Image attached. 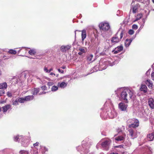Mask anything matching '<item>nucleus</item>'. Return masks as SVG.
Returning <instances> with one entry per match:
<instances>
[{
  "mask_svg": "<svg viewBox=\"0 0 154 154\" xmlns=\"http://www.w3.org/2000/svg\"><path fill=\"white\" fill-rule=\"evenodd\" d=\"M99 27L100 29L103 31L111 30L109 25L108 23H101L99 24Z\"/></svg>",
  "mask_w": 154,
  "mask_h": 154,
  "instance_id": "obj_8",
  "label": "nucleus"
},
{
  "mask_svg": "<svg viewBox=\"0 0 154 154\" xmlns=\"http://www.w3.org/2000/svg\"><path fill=\"white\" fill-rule=\"evenodd\" d=\"M135 37L134 36L130 39H126L125 42V47L126 48L128 47L130 45L132 40L134 39Z\"/></svg>",
  "mask_w": 154,
  "mask_h": 154,
  "instance_id": "obj_15",
  "label": "nucleus"
},
{
  "mask_svg": "<svg viewBox=\"0 0 154 154\" xmlns=\"http://www.w3.org/2000/svg\"><path fill=\"white\" fill-rule=\"evenodd\" d=\"M118 62L117 60L113 61L110 59L107 61L105 60H100L99 62V68L100 70H104L107 68V65H109L111 66H112L115 64L118 63Z\"/></svg>",
  "mask_w": 154,
  "mask_h": 154,
  "instance_id": "obj_3",
  "label": "nucleus"
},
{
  "mask_svg": "<svg viewBox=\"0 0 154 154\" xmlns=\"http://www.w3.org/2000/svg\"><path fill=\"white\" fill-rule=\"evenodd\" d=\"M11 80H10V83L12 85H15L18 82H20V81L19 80L20 78L18 76L17 77L15 76L12 77Z\"/></svg>",
  "mask_w": 154,
  "mask_h": 154,
  "instance_id": "obj_10",
  "label": "nucleus"
},
{
  "mask_svg": "<svg viewBox=\"0 0 154 154\" xmlns=\"http://www.w3.org/2000/svg\"><path fill=\"white\" fill-rule=\"evenodd\" d=\"M24 137L23 136L19 135L14 136L13 137L14 140L15 141L20 142L21 140H23Z\"/></svg>",
  "mask_w": 154,
  "mask_h": 154,
  "instance_id": "obj_17",
  "label": "nucleus"
},
{
  "mask_svg": "<svg viewBox=\"0 0 154 154\" xmlns=\"http://www.w3.org/2000/svg\"><path fill=\"white\" fill-rule=\"evenodd\" d=\"M58 89V87L57 86L54 85L51 88V91L53 92H54L57 91Z\"/></svg>",
  "mask_w": 154,
  "mask_h": 154,
  "instance_id": "obj_34",
  "label": "nucleus"
},
{
  "mask_svg": "<svg viewBox=\"0 0 154 154\" xmlns=\"http://www.w3.org/2000/svg\"><path fill=\"white\" fill-rule=\"evenodd\" d=\"M104 31V32L102 33V36L105 38H109L112 34V32L111 30Z\"/></svg>",
  "mask_w": 154,
  "mask_h": 154,
  "instance_id": "obj_12",
  "label": "nucleus"
},
{
  "mask_svg": "<svg viewBox=\"0 0 154 154\" xmlns=\"http://www.w3.org/2000/svg\"><path fill=\"white\" fill-rule=\"evenodd\" d=\"M76 31H78L77 30H76L75 31V36H76ZM79 31V32H80L81 31Z\"/></svg>",
  "mask_w": 154,
  "mask_h": 154,
  "instance_id": "obj_61",
  "label": "nucleus"
},
{
  "mask_svg": "<svg viewBox=\"0 0 154 154\" xmlns=\"http://www.w3.org/2000/svg\"><path fill=\"white\" fill-rule=\"evenodd\" d=\"M123 49V46L120 45L115 48L112 51V52L114 54H117L122 51Z\"/></svg>",
  "mask_w": 154,
  "mask_h": 154,
  "instance_id": "obj_16",
  "label": "nucleus"
},
{
  "mask_svg": "<svg viewBox=\"0 0 154 154\" xmlns=\"http://www.w3.org/2000/svg\"><path fill=\"white\" fill-rule=\"evenodd\" d=\"M134 121L136 122V123L137 122V119L133 118V119H130L128 120L127 121V123L128 124V125L129 124H132L133 123V122H134Z\"/></svg>",
  "mask_w": 154,
  "mask_h": 154,
  "instance_id": "obj_26",
  "label": "nucleus"
},
{
  "mask_svg": "<svg viewBox=\"0 0 154 154\" xmlns=\"http://www.w3.org/2000/svg\"><path fill=\"white\" fill-rule=\"evenodd\" d=\"M39 144V143L38 142H36L35 143L33 144V146H38Z\"/></svg>",
  "mask_w": 154,
  "mask_h": 154,
  "instance_id": "obj_53",
  "label": "nucleus"
},
{
  "mask_svg": "<svg viewBox=\"0 0 154 154\" xmlns=\"http://www.w3.org/2000/svg\"><path fill=\"white\" fill-rule=\"evenodd\" d=\"M61 68L63 69H64L66 68V67L65 66H62V67H61Z\"/></svg>",
  "mask_w": 154,
  "mask_h": 154,
  "instance_id": "obj_60",
  "label": "nucleus"
},
{
  "mask_svg": "<svg viewBox=\"0 0 154 154\" xmlns=\"http://www.w3.org/2000/svg\"><path fill=\"white\" fill-rule=\"evenodd\" d=\"M26 101H29L32 100L34 97L33 95H29L24 97Z\"/></svg>",
  "mask_w": 154,
  "mask_h": 154,
  "instance_id": "obj_25",
  "label": "nucleus"
},
{
  "mask_svg": "<svg viewBox=\"0 0 154 154\" xmlns=\"http://www.w3.org/2000/svg\"><path fill=\"white\" fill-rule=\"evenodd\" d=\"M106 41L107 42H109V40H106Z\"/></svg>",
  "mask_w": 154,
  "mask_h": 154,
  "instance_id": "obj_62",
  "label": "nucleus"
},
{
  "mask_svg": "<svg viewBox=\"0 0 154 154\" xmlns=\"http://www.w3.org/2000/svg\"><path fill=\"white\" fill-rule=\"evenodd\" d=\"M131 143L129 141H128L127 143H125L126 146L129 147L131 146Z\"/></svg>",
  "mask_w": 154,
  "mask_h": 154,
  "instance_id": "obj_41",
  "label": "nucleus"
},
{
  "mask_svg": "<svg viewBox=\"0 0 154 154\" xmlns=\"http://www.w3.org/2000/svg\"><path fill=\"white\" fill-rule=\"evenodd\" d=\"M138 8V5H135L133 7V13H135Z\"/></svg>",
  "mask_w": 154,
  "mask_h": 154,
  "instance_id": "obj_38",
  "label": "nucleus"
},
{
  "mask_svg": "<svg viewBox=\"0 0 154 154\" xmlns=\"http://www.w3.org/2000/svg\"><path fill=\"white\" fill-rule=\"evenodd\" d=\"M128 131L129 132V135L131 137L132 139H133L137 137V135L136 129L134 128L133 129L130 128L129 129Z\"/></svg>",
  "mask_w": 154,
  "mask_h": 154,
  "instance_id": "obj_9",
  "label": "nucleus"
},
{
  "mask_svg": "<svg viewBox=\"0 0 154 154\" xmlns=\"http://www.w3.org/2000/svg\"><path fill=\"white\" fill-rule=\"evenodd\" d=\"M141 91H143L144 93H146L147 91V88L145 85H142L140 88Z\"/></svg>",
  "mask_w": 154,
  "mask_h": 154,
  "instance_id": "obj_29",
  "label": "nucleus"
},
{
  "mask_svg": "<svg viewBox=\"0 0 154 154\" xmlns=\"http://www.w3.org/2000/svg\"><path fill=\"white\" fill-rule=\"evenodd\" d=\"M71 48L70 45H62L60 48V50L63 53L66 52Z\"/></svg>",
  "mask_w": 154,
  "mask_h": 154,
  "instance_id": "obj_14",
  "label": "nucleus"
},
{
  "mask_svg": "<svg viewBox=\"0 0 154 154\" xmlns=\"http://www.w3.org/2000/svg\"><path fill=\"white\" fill-rule=\"evenodd\" d=\"M10 108V105H7L2 107V110L3 112H6L8 109Z\"/></svg>",
  "mask_w": 154,
  "mask_h": 154,
  "instance_id": "obj_31",
  "label": "nucleus"
},
{
  "mask_svg": "<svg viewBox=\"0 0 154 154\" xmlns=\"http://www.w3.org/2000/svg\"><path fill=\"white\" fill-rule=\"evenodd\" d=\"M147 138L149 141H152L154 139V133H152L147 135Z\"/></svg>",
  "mask_w": 154,
  "mask_h": 154,
  "instance_id": "obj_20",
  "label": "nucleus"
},
{
  "mask_svg": "<svg viewBox=\"0 0 154 154\" xmlns=\"http://www.w3.org/2000/svg\"><path fill=\"white\" fill-rule=\"evenodd\" d=\"M146 84L149 88L152 89V84L150 80H147L146 82Z\"/></svg>",
  "mask_w": 154,
  "mask_h": 154,
  "instance_id": "obj_27",
  "label": "nucleus"
},
{
  "mask_svg": "<svg viewBox=\"0 0 154 154\" xmlns=\"http://www.w3.org/2000/svg\"><path fill=\"white\" fill-rule=\"evenodd\" d=\"M44 71L46 73H49V70L48 69L47 67L45 66L44 69Z\"/></svg>",
  "mask_w": 154,
  "mask_h": 154,
  "instance_id": "obj_39",
  "label": "nucleus"
},
{
  "mask_svg": "<svg viewBox=\"0 0 154 154\" xmlns=\"http://www.w3.org/2000/svg\"><path fill=\"white\" fill-rule=\"evenodd\" d=\"M151 77L152 79L154 81V72H152L151 74Z\"/></svg>",
  "mask_w": 154,
  "mask_h": 154,
  "instance_id": "obj_52",
  "label": "nucleus"
},
{
  "mask_svg": "<svg viewBox=\"0 0 154 154\" xmlns=\"http://www.w3.org/2000/svg\"><path fill=\"white\" fill-rule=\"evenodd\" d=\"M48 85H49V86H51V85H52V83L51 82H49L48 83Z\"/></svg>",
  "mask_w": 154,
  "mask_h": 154,
  "instance_id": "obj_58",
  "label": "nucleus"
},
{
  "mask_svg": "<svg viewBox=\"0 0 154 154\" xmlns=\"http://www.w3.org/2000/svg\"><path fill=\"white\" fill-rule=\"evenodd\" d=\"M142 22H143V23L142 24V25H141V27H142V28H143V26L144 25V23H145V19H143Z\"/></svg>",
  "mask_w": 154,
  "mask_h": 154,
  "instance_id": "obj_50",
  "label": "nucleus"
},
{
  "mask_svg": "<svg viewBox=\"0 0 154 154\" xmlns=\"http://www.w3.org/2000/svg\"><path fill=\"white\" fill-rule=\"evenodd\" d=\"M7 85L6 82L1 83L0 84V89L4 90L7 88Z\"/></svg>",
  "mask_w": 154,
  "mask_h": 154,
  "instance_id": "obj_23",
  "label": "nucleus"
},
{
  "mask_svg": "<svg viewBox=\"0 0 154 154\" xmlns=\"http://www.w3.org/2000/svg\"><path fill=\"white\" fill-rule=\"evenodd\" d=\"M82 143V144L81 146H79L77 148V149L78 151L80 152L81 154H83V152H85V154H86L89 152L88 149V147H87V144L85 143V141H83Z\"/></svg>",
  "mask_w": 154,
  "mask_h": 154,
  "instance_id": "obj_4",
  "label": "nucleus"
},
{
  "mask_svg": "<svg viewBox=\"0 0 154 154\" xmlns=\"http://www.w3.org/2000/svg\"><path fill=\"white\" fill-rule=\"evenodd\" d=\"M46 87L44 85L41 87V88L43 90H46Z\"/></svg>",
  "mask_w": 154,
  "mask_h": 154,
  "instance_id": "obj_51",
  "label": "nucleus"
},
{
  "mask_svg": "<svg viewBox=\"0 0 154 154\" xmlns=\"http://www.w3.org/2000/svg\"><path fill=\"white\" fill-rule=\"evenodd\" d=\"M23 137L24 138V139L22 140H21L20 142H21L22 146L25 147H26L28 145L29 143L26 140V137Z\"/></svg>",
  "mask_w": 154,
  "mask_h": 154,
  "instance_id": "obj_19",
  "label": "nucleus"
},
{
  "mask_svg": "<svg viewBox=\"0 0 154 154\" xmlns=\"http://www.w3.org/2000/svg\"><path fill=\"white\" fill-rule=\"evenodd\" d=\"M7 95L8 96V97H10V94L9 92H8Z\"/></svg>",
  "mask_w": 154,
  "mask_h": 154,
  "instance_id": "obj_63",
  "label": "nucleus"
},
{
  "mask_svg": "<svg viewBox=\"0 0 154 154\" xmlns=\"http://www.w3.org/2000/svg\"><path fill=\"white\" fill-rule=\"evenodd\" d=\"M36 53V50L35 49H31L28 52L29 54L31 55H35Z\"/></svg>",
  "mask_w": 154,
  "mask_h": 154,
  "instance_id": "obj_30",
  "label": "nucleus"
},
{
  "mask_svg": "<svg viewBox=\"0 0 154 154\" xmlns=\"http://www.w3.org/2000/svg\"><path fill=\"white\" fill-rule=\"evenodd\" d=\"M46 92L43 91H42V92H41L39 94V95L43 94H46Z\"/></svg>",
  "mask_w": 154,
  "mask_h": 154,
  "instance_id": "obj_56",
  "label": "nucleus"
},
{
  "mask_svg": "<svg viewBox=\"0 0 154 154\" xmlns=\"http://www.w3.org/2000/svg\"><path fill=\"white\" fill-rule=\"evenodd\" d=\"M28 74V72L27 71H24L22 72L19 75V80L20 81V83H21L22 81L25 79L27 75Z\"/></svg>",
  "mask_w": 154,
  "mask_h": 154,
  "instance_id": "obj_11",
  "label": "nucleus"
},
{
  "mask_svg": "<svg viewBox=\"0 0 154 154\" xmlns=\"http://www.w3.org/2000/svg\"><path fill=\"white\" fill-rule=\"evenodd\" d=\"M132 28L135 29H136L138 28V26L136 24H134L132 26Z\"/></svg>",
  "mask_w": 154,
  "mask_h": 154,
  "instance_id": "obj_44",
  "label": "nucleus"
},
{
  "mask_svg": "<svg viewBox=\"0 0 154 154\" xmlns=\"http://www.w3.org/2000/svg\"><path fill=\"white\" fill-rule=\"evenodd\" d=\"M119 135L114 138L116 143H118L119 141H121L123 142L125 138L126 134L123 133L122 131H119Z\"/></svg>",
  "mask_w": 154,
  "mask_h": 154,
  "instance_id": "obj_7",
  "label": "nucleus"
},
{
  "mask_svg": "<svg viewBox=\"0 0 154 154\" xmlns=\"http://www.w3.org/2000/svg\"><path fill=\"white\" fill-rule=\"evenodd\" d=\"M39 91V88H34L32 90V93L33 95H37V93Z\"/></svg>",
  "mask_w": 154,
  "mask_h": 154,
  "instance_id": "obj_24",
  "label": "nucleus"
},
{
  "mask_svg": "<svg viewBox=\"0 0 154 154\" xmlns=\"http://www.w3.org/2000/svg\"><path fill=\"white\" fill-rule=\"evenodd\" d=\"M10 54H15L17 53V51L15 50L10 49Z\"/></svg>",
  "mask_w": 154,
  "mask_h": 154,
  "instance_id": "obj_40",
  "label": "nucleus"
},
{
  "mask_svg": "<svg viewBox=\"0 0 154 154\" xmlns=\"http://www.w3.org/2000/svg\"><path fill=\"white\" fill-rule=\"evenodd\" d=\"M128 105L124 103L121 102L118 105L119 108L122 111H125L126 110Z\"/></svg>",
  "mask_w": 154,
  "mask_h": 154,
  "instance_id": "obj_13",
  "label": "nucleus"
},
{
  "mask_svg": "<svg viewBox=\"0 0 154 154\" xmlns=\"http://www.w3.org/2000/svg\"><path fill=\"white\" fill-rule=\"evenodd\" d=\"M142 17V14L140 13L137 15L136 19L134 20V22H135L140 19Z\"/></svg>",
  "mask_w": 154,
  "mask_h": 154,
  "instance_id": "obj_32",
  "label": "nucleus"
},
{
  "mask_svg": "<svg viewBox=\"0 0 154 154\" xmlns=\"http://www.w3.org/2000/svg\"><path fill=\"white\" fill-rule=\"evenodd\" d=\"M149 74H150V70L149 69L146 72V74L147 75H149Z\"/></svg>",
  "mask_w": 154,
  "mask_h": 154,
  "instance_id": "obj_54",
  "label": "nucleus"
},
{
  "mask_svg": "<svg viewBox=\"0 0 154 154\" xmlns=\"http://www.w3.org/2000/svg\"><path fill=\"white\" fill-rule=\"evenodd\" d=\"M111 143V140L108 138L103 139L101 145L103 148L106 150H108Z\"/></svg>",
  "mask_w": 154,
  "mask_h": 154,
  "instance_id": "obj_5",
  "label": "nucleus"
},
{
  "mask_svg": "<svg viewBox=\"0 0 154 154\" xmlns=\"http://www.w3.org/2000/svg\"><path fill=\"white\" fill-rule=\"evenodd\" d=\"M82 32V41H83L86 37V31L85 30H83Z\"/></svg>",
  "mask_w": 154,
  "mask_h": 154,
  "instance_id": "obj_28",
  "label": "nucleus"
},
{
  "mask_svg": "<svg viewBox=\"0 0 154 154\" xmlns=\"http://www.w3.org/2000/svg\"><path fill=\"white\" fill-rule=\"evenodd\" d=\"M79 50L82 53H85L87 51V49L86 48L82 47L79 48Z\"/></svg>",
  "mask_w": 154,
  "mask_h": 154,
  "instance_id": "obj_33",
  "label": "nucleus"
},
{
  "mask_svg": "<svg viewBox=\"0 0 154 154\" xmlns=\"http://www.w3.org/2000/svg\"><path fill=\"white\" fill-rule=\"evenodd\" d=\"M94 68H93V69H92L91 71V72H89L88 73L87 75H83V76H86L88 75H89L91 73H92L93 72H95V71H97V70H96V71H94Z\"/></svg>",
  "mask_w": 154,
  "mask_h": 154,
  "instance_id": "obj_42",
  "label": "nucleus"
},
{
  "mask_svg": "<svg viewBox=\"0 0 154 154\" xmlns=\"http://www.w3.org/2000/svg\"><path fill=\"white\" fill-rule=\"evenodd\" d=\"M67 83L64 82H62L61 83H59L58 84V87L62 88H65L67 85Z\"/></svg>",
  "mask_w": 154,
  "mask_h": 154,
  "instance_id": "obj_22",
  "label": "nucleus"
},
{
  "mask_svg": "<svg viewBox=\"0 0 154 154\" xmlns=\"http://www.w3.org/2000/svg\"><path fill=\"white\" fill-rule=\"evenodd\" d=\"M123 32L122 31L120 34V38H119L117 36L118 32L116 33L115 35L112 38L111 40V43L115 44L120 42L123 37Z\"/></svg>",
  "mask_w": 154,
  "mask_h": 154,
  "instance_id": "obj_6",
  "label": "nucleus"
},
{
  "mask_svg": "<svg viewBox=\"0 0 154 154\" xmlns=\"http://www.w3.org/2000/svg\"><path fill=\"white\" fill-rule=\"evenodd\" d=\"M148 104L151 109H154V100L153 98H150L148 99Z\"/></svg>",
  "mask_w": 154,
  "mask_h": 154,
  "instance_id": "obj_18",
  "label": "nucleus"
},
{
  "mask_svg": "<svg viewBox=\"0 0 154 154\" xmlns=\"http://www.w3.org/2000/svg\"><path fill=\"white\" fill-rule=\"evenodd\" d=\"M93 57V56L92 54L88 55L87 57V60L89 61H91Z\"/></svg>",
  "mask_w": 154,
  "mask_h": 154,
  "instance_id": "obj_36",
  "label": "nucleus"
},
{
  "mask_svg": "<svg viewBox=\"0 0 154 154\" xmlns=\"http://www.w3.org/2000/svg\"><path fill=\"white\" fill-rule=\"evenodd\" d=\"M1 75H2V72L1 71V70H0V76H1Z\"/></svg>",
  "mask_w": 154,
  "mask_h": 154,
  "instance_id": "obj_64",
  "label": "nucleus"
},
{
  "mask_svg": "<svg viewBox=\"0 0 154 154\" xmlns=\"http://www.w3.org/2000/svg\"><path fill=\"white\" fill-rule=\"evenodd\" d=\"M18 100V102L20 103H23L26 101L24 97L19 98Z\"/></svg>",
  "mask_w": 154,
  "mask_h": 154,
  "instance_id": "obj_35",
  "label": "nucleus"
},
{
  "mask_svg": "<svg viewBox=\"0 0 154 154\" xmlns=\"http://www.w3.org/2000/svg\"><path fill=\"white\" fill-rule=\"evenodd\" d=\"M83 54V53H82V52H81V51H80V52H79L78 53V54L79 55H81L82 54Z\"/></svg>",
  "mask_w": 154,
  "mask_h": 154,
  "instance_id": "obj_57",
  "label": "nucleus"
},
{
  "mask_svg": "<svg viewBox=\"0 0 154 154\" xmlns=\"http://www.w3.org/2000/svg\"><path fill=\"white\" fill-rule=\"evenodd\" d=\"M33 76L36 79H39L41 81H42L41 78L40 77H38V76L36 75H33Z\"/></svg>",
  "mask_w": 154,
  "mask_h": 154,
  "instance_id": "obj_48",
  "label": "nucleus"
},
{
  "mask_svg": "<svg viewBox=\"0 0 154 154\" xmlns=\"http://www.w3.org/2000/svg\"><path fill=\"white\" fill-rule=\"evenodd\" d=\"M134 33V31L132 29H130L128 32L129 34L132 35H133Z\"/></svg>",
  "mask_w": 154,
  "mask_h": 154,
  "instance_id": "obj_43",
  "label": "nucleus"
},
{
  "mask_svg": "<svg viewBox=\"0 0 154 154\" xmlns=\"http://www.w3.org/2000/svg\"><path fill=\"white\" fill-rule=\"evenodd\" d=\"M123 145H120L118 146H115V148H119L120 149H123Z\"/></svg>",
  "mask_w": 154,
  "mask_h": 154,
  "instance_id": "obj_47",
  "label": "nucleus"
},
{
  "mask_svg": "<svg viewBox=\"0 0 154 154\" xmlns=\"http://www.w3.org/2000/svg\"><path fill=\"white\" fill-rule=\"evenodd\" d=\"M137 123L135 122H133V123L132 124H129L128 125V127L130 128H136L139 126V121L137 119Z\"/></svg>",
  "mask_w": 154,
  "mask_h": 154,
  "instance_id": "obj_21",
  "label": "nucleus"
},
{
  "mask_svg": "<svg viewBox=\"0 0 154 154\" xmlns=\"http://www.w3.org/2000/svg\"><path fill=\"white\" fill-rule=\"evenodd\" d=\"M18 100L16 99L14 102H13V104L14 105H17L18 104Z\"/></svg>",
  "mask_w": 154,
  "mask_h": 154,
  "instance_id": "obj_46",
  "label": "nucleus"
},
{
  "mask_svg": "<svg viewBox=\"0 0 154 154\" xmlns=\"http://www.w3.org/2000/svg\"><path fill=\"white\" fill-rule=\"evenodd\" d=\"M50 75H52L53 76H55L56 75L55 74V73L52 72L50 73Z\"/></svg>",
  "mask_w": 154,
  "mask_h": 154,
  "instance_id": "obj_55",
  "label": "nucleus"
},
{
  "mask_svg": "<svg viewBox=\"0 0 154 154\" xmlns=\"http://www.w3.org/2000/svg\"><path fill=\"white\" fill-rule=\"evenodd\" d=\"M19 154H29V152L26 150H21L19 152Z\"/></svg>",
  "mask_w": 154,
  "mask_h": 154,
  "instance_id": "obj_37",
  "label": "nucleus"
},
{
  "mask_svg": "<svg viewBox=\"0 0 154 154\" xmlns=\"http://www.w3.org/2000/svg\"><path fill=\"white\" fill-rule=\"evenodd\" d=\"M106 105V103L104 105V108H102L103 112L100 114V116L101 117L105 119L108 116L110 119H113L117 116V114L114 109L111 110L110 112L107 113V110L106 108H105V106Z\"/></svg>",
  "mask_w": 154,
  "mask_h": 154,
  "instance_id": "obj_2",
  "label": "nucleus"
},
{
  "mask_svg": "<svg viewBox=\"0 0 154 154\" xmlns=\"http://www.w3.org/2000/svg\"><path fill=\"white\" fill-rule=\"evenodd\" d=\"M57 70L59 72L61 73H63L64 71L60 69H57Z\"/></svg>",
  "mask_w": 154,
  "mask_h": 154,
  "instance_id": "obj_49",
  "label": "nucleus"
},
{
  "mask_svg": "<svg viewBox=\"0 0 154 154\" xmlns=\"http://www.w3.org/2000/svg\"><path fill=\"white\" fill-rule=\"evenodd\" d=\"M134 90H131L128 87H121L118 88L115 91L117 96L121 100H125L126 103L128 102V100L130 99L134 94Z\"/></svg>",
  "mask_w": 154,
  "mask_h": 154,
  "instance_id": "obj_1",
  "label": "nucleus"
},
{
  "mask_svg": "<svg viewBox=\"0 0 154 154\" xmlns=\"http://www.w3.org/2000/svg\"><path fill=\"white\" fill-rule=\"evenodd\" d=\"M49 73L50 72L52 71L53 70V68H51L50 69H49Z\"/></svg>",
  "mask_w": 154,
  "mask_h": 154,
  "instance_id": "obj_59",
  "label": "nucleus"
},
{
  "mask_svg": "<svg viewBox=\"0 0 154 154\" xmlns=\"http://www.w3.org/2000/svg\"><path fill=\"white\" fill-rule=\"evenodd\" d=\"M5 94V91L4 90H0V96H2Z\"/></svg>",
  "mask_w": 154,
  "mask_h": 154,
  "instance_id": "obj_45",
  "label": "nucleus"
}]
</instances>
